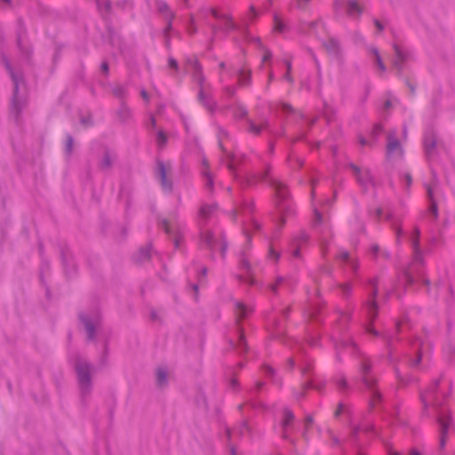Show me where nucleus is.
Returning a JSON list of instances; mask_svg holds the SVG:
<instances>
[{"mask_svg": "<svg viewBox=\"0 0 455 455\" xmlns=\"http://www.w3.org/2000/svg\"><path fill=\"white\" fill-rule=\"evenodd\" d=\"M357 383L363 387L371 392V396L369 401L370 409L372 410L375 403L382 401V395L378 389H376L377 379L372 375L371 371H362L360 376L357 378Z\"/></svg>", "mask_w": 455, "mask_h": 455, "instance_id": "1", "label": "nucleus"}, {"mask_svg": "<svg viewBox=\"0 0 455 455\" xmlns=\"http://www.w3.org/2000/svg\"><path fill=\"white\" fill-rule=\"evenodd\" d=\"M92 372L93 371H76V380L79 387L80 398L84 405L87 404L88 399L92 391Z\"/></svg>", "mask_w": 455, "mask_h": 455, "instance_id": "2", "label": "nucleus"}, {"mask_svg": "<svg viewBox=\"0 0 455 455\" xmlns=\"http://www.w3.org/2000/svg\"><path fill=\"white\" fill-rule=\"evenodd\" d=\"M435 411L436 412V422L440 427V440L439 446L440 449H443L446 444L447 434L450 426L451 425V414H443L440 411L439 404L435 403Z\"/></svg>", "mask_w": 455, "mask_h": 455, "instance_id": "3", "label": "nucleus"}, {"mask_svg": "<svg viewBox=\"0 0 455 455\" xmlns=\"http://www.w3.org/2000/svg\"><path fill=\"white\" fill-rule=\"evenodd\" d=\"M440 383V379H436L433 381V383L426 389L425 392H422L423 394H426L427 397H430L433 399L432 407L435 409V403H437L439 404L440 411H442L443 414H451L448 410H446L443 406L442 402H440L436 396V391L438 389Z\"/></svg>", "mask_w": 455, "mask_h": 455, "instance_id": "4", "label": "nucleus"}, {"mask_svg": "<svg viewBox=\"0 0 455 455\" xmlns=\"http://www.w3.org/2000/svg\"><path fill=\"white\" fill-rule=\"evenodd\" d=\"M295 419V416L293 411L288 408L285 407L283 410V420H282V428L283 430L282 437L284 440H287L291 442L292 444H294V441L290 439L289 435L286 434V429L292 425L293 421Z\"/></svg>", "mask_w": 455, "mask_h": 455, "instance_id": "5", "label": "nucleus"}, {"mask_svg": "<svg viewBox=\"0 0 455 455\" xmlns=\"http://www.w3.org/2000/svg\"><path fill=\"white\" fill-rule=\"evenodd\" d=\"M171 378V371H156V387L161 390L165 389L168 387Z\"/></svg>", "mask_w": 455, "mask_h": 455, "instance_id": "6", "label": "nucleus"}, {"mask_svg": "<svg viewBox=\"0 0 455 455\" xmlns=\"http://www.w3.org/2000/svg\"><path fill=\"white\" fill-rule=\"evenodd\" d=\"M324 387V383H322V384H315L314 382V379H310L307 381H305L304 383L301 384V388L303 389L301 392H297L294 394L296 399H301L302 397L305 396V390L307 389H309V388H314V389H316L318 391H321L322 388Z\"/></svg>", "mask_w": 455, "mask_h": 455, "instance_id": "7", "label": "nucleus"}, {"mask_svg": "<svg viewBox=\"0 0 455 455\" xmlns=\"http://www.w3.org/2000/svg\"><path fill=\"white\" fill-rule=\"evenodd\" d=\"M387 152L388 156L395 155H401L402 149L398 141L393 140L391 137L388 138V142L387 146Z\"/></svg>", "mask_w": 455, "mask_h": 455, "instance_id": "8", "label": "nucleus"}, {"mask_svg": "<svg viewBox=\"0 0 455 455\" xmlns=\"http://www.w3.org/2000/svg\"><path fill=\"white\" fill-rule=\"evenodd\" d=\"M355 172L357 176L358 181L364 187H367L369 184L371 183V177L370 175V172L365 171H361L357 168H355Z\"/></svg>", "mask_w": 455, "mask_h": 455, "instance_id": "9", "label": "nucleus"}, {"mask_svg": "<svg viewBox=\"0 0 455 455\" xmlns=\"http://www.w3.org/2000/svg\"><path fill=\"white\" fill-rule=\"evenodd\" d=\"M251 311L252 308L251 307L245 306L241 302L236 304L235 312L239 319L245 318Z\"/></svg>", "mask_w": 455, "mask_h": 455, "instance_id": "10", "label": "nucleus"}, {"mask_svg": "<svg viewBox=\"0 0 455 455\" xmlns=\"http://www.w3.org/2000/svg\"><path fill=\"white\" fill-rule=\"evenodd\" d=\"M420 401L423 404V414L429 416L428 409L430 406H432L433 399L427 397L426 394L420 393Z\"/></svg>", "mask_w": 455, "mask_h": 455, "instance_id": "11", "label": "nucleus"}, {"mask_svg": "<svg viewBox=\"0 0 455 455\" xmlns=\"http://www.w3.org/2000/svg\"><path fill=\"white\" fill-rule=\"evenodd\" d=\"M347 12L351 16H356L360 13V7L355 1H350L347 5Z\"/></svg>", "mask_w": 455, "mask_h": 455, "instance_id": "12", "label": "nucleus"}, {"mask_svg": "<svg viewBox=\"0 0 455 455\" xmlns=\"http://www.w3.org/2000/svg\"><path fill=\"white\" fill-rule=\"evenodd\" d=\"M275 189H276V194L279 197L285 198V196H287V190H286V187L283 184L278 183L275 187Z\"/></svg>", "mask_w": 455, "mask_h": 455, "instance_id": "13", "label": "nucleus"}, {"mask_svg": "<svg viewBox=\"0 0 455 455\" xmlns=\"http://www.w3.org/2000/svg\"><path fill=\"white\" fill-rule=\"evenodd\" d=\"M244 431H246L249 434L251 433V428L250 427V426L248 425V422L246 420H243L241 423V425H240V427H239V428L237 430L238 435H241V436L243 435Z\"/></svg>", "mask_w": 455, "mask_h": 455, "instance_id": "14", "label": "nucleus"}, {"mask_svg": "<svg viewBox=\"0 0 455 455\" xmlns=\"http://www.w3.org/2000/svg\"><path fill=\"white\" fill-rule=\"evenodd\" d=\"M336 385L340 391H345L348 387L347 381L345 378L336 380Z\"/></svg>", "mask_w": 455, "mask_h": 455, "instance_id": "15", "label": "nucleus"}, {"mask_svg": "<svg viewBox=\"0 0 455 455\" xmlns=\"http://www.w3.org/2000/svg\"><path fill=\"white\" fill-rule=\"evenodd\" d=\"M368 314L372 318L376 314V303L374 300L369 301L367 304Z\"/></svg>", "mask_w": 455, "mask_h": 455, "instance_id": "16", "label": "nucleus"}, {"mask_svg": "<svg viewBox=\"0 0 455 455\" xmlns=\"http://www.w3.org/2000/svg\"><path fill=\"white\" fill-rule=\"evenodd\" d=\"M214 211V208L213 206H211V205H205V206H203L200 210V214L201 216L203 217H207L208 215H210L212 212Z\"/></svg>", "mask_w": 455, "mask_h": 455, "instance_id": "17", "label": "nucleus"}, {"mask_svg": "<svg viewBox=\"0 0 455 455\" xmlns=\"http://www.w3.org/2000/svg\"><path fill=\"white\" fill-rule=\"evenodd\" d=\"M158 171L161 176L162 183L164 186L166 181V172L164 164L159 163L158 164Z\"/></svg>", "mask_w": 455, "mask_h": 455, "instance_id": "18", "label": "nucleus"}, {"mask_svg": "<svg viewBox=\"0 0 455 455\" xmlns=\"http://www.w3.org/2000/svg\"><path fill=\"white\" fill-rule=\"evenodd\" d=\"M424 145H425L427 152L429 153L430 149L435 147V141L433 140L426 139Z\"/></svg>", "mask_w": 455, "mask_h": 455, "instance_id": "19", "label": "nucleus"}, {"mask_svg": "<svg viewBox=\"0 0 455 455\" xmlns=\"http://www.w3.org/2000/svg\"><path fill=\"white\" fill-rule=\"evenodd\" d=\"M374 54H375L376 61L378 63V66H379L380 71H382V72L385 71V67H384V65L380 60V57L376 50H374Z\"/></svg>", "mask_w": 455, "mask_h": 455, "instance_id": "20", "label": "nucleus"}, {"mask_svg": "<svg viewBox=\"0 0 455 455\" xmlns=\"http://www.w3.org/2000/svg\"><path fill=\"white\" fill-rule=\"evenodd\" d=\"M314 422L313 417L311 415H307L305 419L304 425L305 428L309 429Z\"/></svg>", "mask_w": 455, "mask_h": 455, "instance_id": "21", "label": "nucleus"}, {"mask_svg": "<svg viewBox=\"0 0 455 455\" xmlns=\"http://www.w3.org/2000/svg\"><path fill=\"white\" fill-rule=\"evenodd\" d=\"M229 387H230L232 389H234V390H235V389H237V388H238V387H239V383H238V381H237V379H236L235 378H232V379H230V381H229Z\"/></svg>", "mask_w": 455, "mask_h": 455, "instance_id": "22", "label": "nucleus"}, {"mask_svg": "<svg viewBox=\"0 0 455 455\" xmlns=\"http://www.w3.org/2000/svg\"><path fill=\"white\" fill-rule=\"evenodd\" d=\"M275 29L277 30V31H282L283 30V25H282V22L281 20L278 19V18H275Z\"/></svg>", "mask_w": 455, "mask_h": 455, "instance_id": "23", "label": "nucleus"}, {"mask_svg": "<svg viewBox=\"0 0 455 455\" xmlns=\"http://www.w3.org/2000/svg\"><path fill=\"white\" fill-rule=\"evenodd\" d=\"M85 327H86L89 338H92V336H93V327H92V325L91 323H85Z\"/></svg>", "mask_w": 455, "mask_h": 455, "instance_id": "24", "label": "nucleus"}, {"mask_svg": "<svg viewBox=\"0 0 455 455\" xmlns=\"http://www.w3.org/2000/svg\"><path fill=\"white\" fill-rule=\"evenodd\" d=\"M362 429L360 428V427H355L352 431H351V437L354 438V439H356L357 438V435L359 434V432L361 431Z\"/></svg>", "mask_w": 455, "mask_h": 455, "instance_id": "25", "label": "nucleus"}, {"mask_svg": "<svg viewBox=\"0 0 455 455\" xmlns=\"http://www.w3.org/2000/svg\"><path fill=\"white\" fill-rule=\"evenodd\" d=\"M362 430L365 433H374L375 432L374 426L371 424L365 426Z\"/></svg>", "mask_w": 455, "mask_h": 455, "instance_id": "26", "label": "nucleus"}, {"mask_svg": "<svg viewBox=\"0 0 455 455\" xmlns=\"http://www.w3.org/2000/svg\"><path fill=\"white\" fill-rule=\"evenodd\" d=\"M157 140L159 144H164L165 142L166 138L163 132L158 133Z\"/></svg>", "mask_w": 455, "mask_h": 455, "instance_id": "27", "label": "nucleus"}, {"mask_svg": "<svg viewBox=\"0 0 455 455\" xmlns=\"http://www.w3.org/2000/svg\"><path fill=\"white\" fill-rule=\"evenodd\" d=\"M72 143H73L72 138L68 137V140H67V151L68 153H70L72 150Z\"/></svg>", "mask_w": 455, "mask_h": 455, "instance_id": "28", "label": "nucleus"}, {"mask_svg": "<svg viewBox=\"0 0 455 455\" xmlns=\"http://www.w3.org/2000/svg\"><path fill=\"white\" fill-rule=\"evenodd\" d=\"M231 435H232L231 429L227 427H226V435H227V440H228V445L230 444V442H231Z\"/></svg>", "mask_w": 455, "mask_h": 455, "instance_id": "29", "label": "nucleus"}, {"mask_svg": "<svg viewBox=\"0 0 455 455\" xmlns=\"http://www.w3.org/2000/svg\"><path fill=\"white\" fill-rule=\"evenodd\" d=\"M212 235L211 234H208V235H206V237H205L206 243H207L210 246H212V248H214V244L212 243Z\"/></svg>", "mask_w": 455, "mask_h": 455, "instance_id": "30", "label": "nucleus"}, {"mask_svg": "<svg viewBox=\"0 0 455 455\" xmlns=\"http://www.w3.org/2000/svg\"><path fill=\"white\" fill-rule=\"evenodd\" d=\"M264 386L265 382L259 380L256 382L255 388L257 391H259Z\"/></svg>", "mask_w": 455, "mask_h": 455, "instance_id": "31", "label": "nucleus"}, {"mask_svg": "<svg viewBox=\"0 0 455 455\" xmlns=\"http://www.w3.org/2000/svg\"><path fill=\"white\" fill-rule=\"evenodd\" d=\"M229 453H230V455H237L236 449L234 445L229 444Z\"/></svg>", "mask_w": 455, "mask_h": 455, "instance_id": "32", "label": "nucleus"}, {"mask_svg": "<svg viewBox=\"0 0 455 455\" xmlns=\"http://www.w3.org/2000/svg\"><path fill=\"white\" fill-rule=\"evenodd\" d=\"M342 408H343V405L340 403L339 405V408L337 409V411H335V416H339V414H341L342 412Z\"/></svg>", "mask_w": 455, "mask_h": 455, "instance_id": "33", "label": "nucleus"}, {"mask_svg": "<svg viewBox=\"0 0 455 455\" xmlns=\"http://www.w3.org/2000/svg\"><path fill=\"white\" fill-rule=\"evenodd\" d=\"M307 431H308V429L305 428V430H304V432H303V434H302V436H303V438H304V440H305L306 442H307V441H308Z\"/></svg>", "mask_w": 455, "mask_h": 455, "instance_id": "34", "label": "nucleus"}, {"mask_svg": "<svg viewBox=\"0 0 455 455\" xmlns=\"http://www.w3.org/2000/svg\"><path fill=\"white\" fill-rule=\"evenodd\" d=\"M251 405L253 407V408H257V407H264V405L262 403H251Z\"/></svg>", "mask_w": 455, "mask_h": 455, "instance_id": "35", "label": "nucleus"}, {"mask_svg": "<svg viewBox=\"0 0 455 455\" xmlns=\"http://www.w3.org/2000/svg\"><path fill=\"white\" fill-rule=\"evenodd\" d=\"M332 442L334 445H338L339 443V439L336 436L332 437Z\"/></svg>", "mask_w": 455, "mask_h": 455, "instance_id": "36", "label": "nucleus"}, {"mask_svg": "<svg viewBox=\"0 0 455 455\" xmlns=\"http://www.w3.org/2000/svg\"><path fill=\"white\" fill-rule=\"evenodd\" d=\"M169 64H170V66L174 67V68L177 66V62L172 59L170 60Z\"/></svg>", "mask_w": 455, "mask_h": 455, "instance_id": "37", "label": "nucleus"}, {"mask_svg": "<svg viewBox=\"0 0 455 455\" xmlns=\"http://www.w3.org/2000/svg\"><path fill=\"white\" fill-rule=\"evenodd\" d=\"M342 288L344 290V292H346V293L350 290V287L348 284H344Z\"/></svg>", "mask_w": 455, "mask_h": 455, "instance_id": "38", "label": "nucleus"}, {"mask_svg": "<svg viewBox=\"0 0 455 455\" xmlns=\"http://www.w3.org/2000/svg\"><path fill=\"white\" fill-rule=\"evenodd\" d=\"M375 24H376V27L378 28L379 30H382L383 29L382 25L379 21H375Z\"/></svg>", "mask_w": 455, "mask_h": 455, "instance_id": "39", "label": "nucleus"}, {"mask_svg": "<svg viewBox=\"0 0 455 455\" xmlns=\"http://www.w3.org/2000/svg\"><path fill=\"white\" fill-rule=\"evenodd\" d=\"M395 52H396V54H397V59H402V52H400V50H398L397 48H395Z\"/></svg>", "mask_w": 455, "mask_h": 455, "instance_id": "40", "label": "nucleus"}, {"mask_svg": "<svg viewBox=\"0 0 455 455\" xmlns=\"http://www.w3.org/2000/svg\"><path fill=\"white\" fill-rule=\"evenodd\" d=\"M340 256H341V258H342L343 259H346V260H347V259H348V253H347V252H344V253H342Z\"/></svg>", "mask_w": 455, "mask_h": 455, "instance_id": "41", "label": "nucleus"}, {"mask_svg": "<svg viewBox=\"0 0 455 455\" xmlns=\"http://www.w3.org/2000/svg\"><path fill=\"white\" fill-rule=\"evenodd\" d=\"M270 256L275 259H277V255L275 254V252L273 250L270 251Z\"/></svg>", "mask_w": 455, "mask_h": 455, "instance_id": "42", "label": "nucleus"}, {"mask_svg": "<svg viewBox=\"0 0 455 455\" xmlns=\"http://www.w3.org/2000/svg\"><path fill=\"white\" fill-rule=\"evenodd\" d=\"M347 348L352 352L354 351V345L351 343L347 347Z\"/></svg>", "mask_w": 455, "mask_h": 455, "instance_id": "43", "label": "nucleus"}, {"mask_svg": "<svg viewBox=\"0 0 455 455\" xmlns=\"http://www.w3.org/2000/svg\"><path fill=\"white\" fill-rule=\"evenodd\" d=\"M427 193H428V196L432 199V189H431V188H427Z\"/></svg>", "mask_w": 455, "mask_h": 455, "instance_id": "44", "label": "nucleus"}, {"mask_svg": "<svg viewBox=\"0 0 455 455\" xmlns=\"http://www.w3.org/2000/svg\"><path fill=\"white\" fill-rule=\"evenodd\" d=\"M102 68L107 71L108 70V65L106 63L102 64Z\"/></svg>", "mask_w": 455, "mask_h": 455, "instance_id": "45", "label": "nucleus"}, {"mask_svg": "<svg viewBox=\"0 0 455 455\" xmlns=\"http://www.w3.org/2000/svg\"><path fill=\"white\" fill-rule=\"evenodd\" d=\"M367 331H368L369 332L375 333V331H374L371 327H368V328H367Z\"/></svg>", "mask_w": 455, "mask_h": 455, "instance_id": "46", "label": "nucleus"}, {"mask_svg": "<svg viewBox=\"0 0 455 455\" xmlns=\"http://www.w3.org/2000/svg\"><path fill=\"white\" fill-rule=\"evenodd\" d=\"M243 404L242 403V404H239L237 408L241 411L243 410Z\"/></svg>", "mask_w": 455, "mask_h": 455, "instance_id": "47", "label": "nucleus"}, {"mask_svg": "<svg viewBox=\"0 0 455 455\" xmlns=\"http://www.w3.org/2000/svg\"><path fill=\"white\" fill-rule=\"evenodd\" d=\"M141 94H142L143 98H144L145 100H147V94H146V92H145L144 91L141 92Z\"/></svg>", "mask_w": 455, "mask_h": 455, "instance_id": "48", "label": "nucleus"}, {"mask_svg": "<svg viewBox=\"0 0 455 455\" xmlns=\"http://www.w3.org/2000/svg\"><path fill=\"white\" fill-rule=\"evenodd\" d=\"M267 59H268V55H267V54H266V55L264 56V60H267Z\"/></svg>", "mask_w": 455, "mask_h": 455, "instance_id": "49", "label": "nucleus"}, {"mask_svg": "<svg viewBox=\"0 0 455 455\" xmlns=\"http://www.w3.org/2000/svg\"><path fill=\"white\" fill-rule=\"evenodd\" d=\"M270 373V377H272L274 375V371H268Z\"/></svg>", "mask_w": 455, "mask_h": 455, "instance_id": "50", "label": "nucleus"}, {"mask_svg": "<svg viewBox=\"0 0 455 455\" xmlns=\"http://www.w3.org/2000/svg\"><path fill=\"white\" fill-rule=\"evenodd\" d=\"M287 68H288V70H290V68H291V64L290 63H287Z\"/></svg>", "mask_w": 455, "mask_h": 455, "instance_id": "51", "label": "nucleus"}, {"mask_svg": "<svg viewBox=\"0 0 455 455\" xmlns=\"http://www.w3.org/2000/svg\"><path fill=\"white\" fill-rule=\"evenodd\" d=\"M356 455H364V454L359 451Z\"/></svg>", "mask_w": 455, "mask_h": 455, "instance_id": "52", "label": "nucleus"}, {"mask_svg": "<svg viewBox=\"0 0 455 455\" xmlns=\"http://www.w3.org/2000/svg\"><path fill=\"white\" fill-rule=\"evenodd\" d=\"M432 208H433V211L435 212L436 209H435V204H432Z\"/></svg>", "mask_w": 455, "mask_h": 455, "instance_id": "53", "label": "nucleus"}, {"mask_svg": "<svg viewBox=\"0 0 455 455\" xmlns=\"http://www.w3.org/2000/svg\"><path fill=\"white\" fill-rule=\"evenodd\" d=\"M243 337H241V338H240V344L242 345V344H243Z\"/></svg>", "mask_w": 455, "mask_h": 455, "instance_id": "54", "label": "nucleus"}, {"mask_svg": "<svg viewBox=\"0 0 455 455\" xmlns=\"http://www.w3.org/2000/svg\"><path fill=\"white\" fill-rule=\"evenodd\" d=\"M315 215L318 219L320 218L318 212H315Z\"/></svg>", "mask_w": 455, "mask_h": 455, "instance_id": "55", "label": "nucleus"}, {"mask_svg": "<svg viewBox=\"0 0 455 455\" xmlns=\"http://www.w3.org/2000/svg\"><path fill=\"white\" fill-rule=\"evenodd\" d=\"M372 367V365H368L364 370H368L369 368Z\"/></svg>", "mask_w": 455, "mask_h": 455, "instance_id": "56", "label": "nucleus"}, {"mask_svg": "<svg viewBox=\"0 0 455 455\" xmlns=\"http://www.w3.org/2000/svg\"><path fill=\"white\" fill-rule=\"evenodd\" d=\"M285 78H286L287 80H290L289 75H286V76H285Z\"/></svg>", "mask_w": 455, "mask_h": 455, "instance_id": "57", "label": "nucleus"}, {"mask_svg": "<svg viewBox=\"0 0 455 455\" xmlns=\"http://www.w3.org/2000/svg\"><path fill=\"white\" fill-rule=\"evenodd\" d=\"M291 367H294V366H295V365L293 364V362H292V361H291Z\"/></svg>", "mask_w": 455, "mask_h": 455, "instance_id": "58", "label": "nucleus"}, {"mask_svg": "<svg viewBox=\"0 0 455 455\" xmlns=\"http://www.w3.org/2000/svg\"><path fill=\"white\" fill-rule=\"evenodd\" d=\"M204 400H205V399L204 398ZM204 404H205V407L207 408L208 404H207L206 401H204Z\"/></svg>", "mask_w": 455, "mask_h": 455, "instance_id": "59", "label": "nucleus"}, {"mask_svg": "<svg viewBox=\"0 0 455 455\" xmlns=\"http://www.w3.org/2000/svg\"><path fill=\"white\" fill-rule=\"evenodd\" d=\"M395 65H396V66L398 65V60L395 61Z\"/></svg>", "mask_w": 455, "mask_h": 455, "instance_id": "60", "label": "nucleus"}, {"mask_svg": "<svg viewBox=\"0 0 455 455\" xmlns=\"http://www.w3.org/2000/svg\"><path fill=\"white\" fill-rule=\"evenodd\" d=\"M376 292H377L376 288H374V291H373L374 295L376 294Z\"/></svg>", "mask_w": 455, "mask_h": 455, "instance_id": "61", "label": "nucleus"}, {"mask_svg": "<svg viewBox=\"0 0 455 455\" xmlns=\"http://www.w3.org/2000/svg\"><path fill=\"white\" fill-rule=\"evenodd\" d=\"M453 348H454V353H455V343H454V347Z\"/></svg>", "mask_w": 455, "mask_h": 455, "instance_id": "62", "label": "nucleus"}]
</instances>
